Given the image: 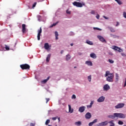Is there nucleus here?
<instances>
[{"instance_id":"nucleus-1","label":"nucleus","mask_w":126,"mask_h":126,"mask_svg":"<svg viewBox=\"0 0 126 126\" xmlns=\"http://www.w3.org/2000/svg\"><path fill=\"white\" fill-rule=\"evenodd\" d=\"M104 76L105 77H106V80L108 82H113V79H114V73H110V71H106Z\"/></svg>"},{"instance_id":"nucleus-2","label":"nucleus","mask_w":126,"mask_h":126,"mask_svg":"<svg viewBox=\"0 0 126 126\" xmlns=\"http://www.w3.org/2000/svg\"><path fill=\"white\" fill-rule=\"evenodd\" d=\"M73 5H74V6H76L77 7H82L83 5H85V3H82L77 1L73 2Z\"/></svg>"},{"instance_id":"nucleus-3","label":"nucleus","mask_w":126,"mask_h":126,"mask_svg":"<svg viewBox=\"0 0 126 126\" xmlns=\"http://www.w3.org/2000/svg\"><path fill=\"white\" fill-rule=\"evenodd\" d=\"M20 67L23 70H24V69H30V65L26 63L20 65Z\"/></svg>"},{"instance_id":"nucleus-4","label":"nucleus","mask_w":126,"mask_h":126,"mask_svg":"<svg viewBox=\"0 0 126 126\" xmlns=\"http://www.w3.org/2000/svg\"><path fill=\"white\" fill-rule=\"evenodd\" d=\"M114 116L116 117V118H120V119H125V118H126V115L123 113H115Z\"/></svg>"},{"instance_id":"nucleus-5","label":"nucleus","mask_w":126,"mask_h":126,"mask_svg":"<svg viewBox=\"0 0 126 126\" xmlns=\"http://www.w3.org/2000/svg\"><path fill=\"white\" fill-rule=\"evenodd\" d=\"M112 49L114 51H116L117 52H119V53H122V52H123V49H121L120 47L117 46H113Z\"/></svg>"},{"instance_id":"nucleus-6","label":"nucleus","mask_w":126,"mask_h":126,"mask_svg":"<svg viewBox=\"0 0 126 126\" xmlns=\"http://www.w3.org/2000/svg\"><path fill=\"white\" fill-rule=\"evenodd\" d=\"M37 32V40L40 41V36H41V33H42V28H40V29L38 30Z\"/></svg>"},{"instance_id":"nucleus-7","label":"nucleus","mask_w":126,"mask_h":126,"mask_svg":"<svg viewBox=\"0 0 126 126\" xmlns=\"http://www.w3.org/2000/svg\"><path fill=\"white\" fill-rule=\"evenodd\" d=\"M125 106V103H119L116 106H115L116 109H121Z\"/></svg>"},{"instance_id":"nucleus-8","label":"nucleus","mask_w":126,"mask_h":126,"mask_svg":"<svg viewBox=\"0 0 126 126\" xmlns=\"http://www.w3.org/2000/svg\"><path fill=\"white\" fill-rule=\"evenodd\" d=\"M97 38L98 39H99V40L100 41H101V42H105V43H107V41H106V40L105 39V38H104V37H103V36H100V35H98L97 36Z\"/></svg>"},{"instance_id":"nucleus-9","label":"nucleus","mask_w":126,"mask_h":126,"mask_svg":"<svg viewBox=\"0 0 126 126\" xmlns=\"http://www.w3.org/2000/svg\"><path fill=\"white\" fill-rule=\"evenodd\" d=\"M85 109H86V107L82 106L79 108L78 111L80 112V113H83V112L85 111Z\"/></svg>"},{"instance_id":"nucleus-10","label":"nucleus","mask_w":126,"mask_h":126,"mask_svg":"<svg viewBox=\"0 0 126 126\" xmlns=\"http://www.w3.org/2000/svg\"><path fill=\"white\" fill-rule=\"evenodd\" d=\"M85 117L87 120H89V119H91V117H92L91 113H90V112L87 113L86 114Z\"/></svg>"},{"instance_id":"nucleus-11","label":"nucleus","mask_w":126,"mask_h":126,"mask_svg":"<svg viewBox=\"0 0 126 126\" xmlns=\"http://www.w3.org/2000/svg\"><path fill=\"white\" fill-rule=\"evenodd\" d=\"M104 100L105 97H104L103 96H101L97 99V102H98L99 103H101L102 102H104Z\"/></svg>"},{"instance_id":"nucleus-12","label":"nucleus","mask_w":126,"mask_h":126,"mask_svg":"<svg viewBox=\"0 0 126 126\" xmlns=\"http://www.w3.org/2000/svg\"><path fill=\"white\" fill-rule=\"evenodd\" d=\"M110 89V86L108 84H106L103 87V91H108Z\"/></svg>"},{"instance_id":"nucleus-13","label":"nucleus","mask_w":126,"mask_h":126,"mask_svg":"<svg viewBox=\"0 0 126 126\" xmlns=\"http://www.w3.org/2000/svg\"><path fill=\"white\" fill-rule=\"evenodd\" d=\"M97 122H98V120H97V119H94L93 122H90V123L89 124V126H93V125H94V124L97 123Z\"/></svg>"},{"instance_id":"nucleus-14","label":"nucleus","mask_w":126,"mask_h":126,"mask_svg":"<svg viewBox=\"0 0 126 126\" xmlns=\"http://www.w3.org/2000/svg\"><path fill=\"white\" fill-rule=\"evenodd\" d=\"M22 26V32L23 33H25L26 32V25L23 24Z\"/></svg>"},{"instance_id":"nucleus-15","label":"nucleus","mask_w":126,"mask_h":126,"mask_svg":"<svg viewBox=\"0 0 126 126\" xmlns=\"http://www.w3.org/2000/svg\"><path fill=\"white\" fill-rule=\"evenodd\" d=\"M91 58H92L93 59H96L97 58V56H96V54H95L94 53H92L90 54Z\"/></svg>"},{"instance_id":"nucleus-16","label":"nucleus","mask_w":126,"mask_h":126,"mask_svg":"<svg viewBox=\"0 0 126 126\" xmlns=\"http://www.w3.org/2000/svg\"><path fill=\"white\" fill-rule=\"evenodd\" d=\"M49 43H46L44 44V49H45V50H49Z\"/></svg>"},{"instance_id":"nucleus-17","label":"nucleus","mask_w":126,"mask_h":126,"mask_svg":"<svg viewBox=\"0 0 126 126\" xmlns=\"http://www.w3.org/2000/svg\"><path fill=\"white\" fill-rule=\"evenodd\" d=\"M85 63L86 64H88L90 66H92V65H93V63H92V62L91 61H86Z\"/></svg>"},{"instance_id":"nucleus-18","label":"nucleus","mask_w":126,"mask_h":126,"mask_svg":"<svg viewBox=\"0 0 126 126\" xmlns=\"http://www.w3.org/2000/svg\"><path fill=\"white\" fill-rule=\"evenodd\" d=\"M50 60H51V54H48L46 58V62L49 63V62H50Z\"/></svg>"},{"instance_id":"nucleus-19","label":"nucleus","mask_w":126,"mask_h":126,"mask_svg":"<svg viewBox=\"0 0 126 126\" xmlns=\"http://www.w3.org/2000/svg\"><path fill=\"white\" fill-rule=\"evenodd\" d=\"M108 118H110V119H112L113 120H115V118H116V116H115V113H114L113 115L108 116Z\"/></svg>"},{"instance_id":"nucleus-20","label":"nucleus","mask_w":126,"mask_h":126,"mask_svg":"<svg viewBox=\"0 0 126 126\" xmlns=\"http://www.w3.org/2000/svg\"><path fill=\"white\" fill-rule=\"evenodd\" d=\"M71 57L70 56V55H67L66 56V61H69V60H70Z\"/></svg>"},{"instance_id":"nucleus-21","label":"nucleus","mask_w":126,"mask_h":126,"mask_svg":"<svg viewBox=\"0 0 126 126\" xmlns=\"http://www.w3.org/2000/svg\"><path fill=\"white\" fill-rule=\"evenodd\" d=\"M68 108H69V113H73V109H72L71 110V106L69 104L68 105Z\"/></svg>"},{"instance_id":"nucleus-22","label":"nucleus","mask_w":126,"mask_h":126,"mask_svg":"<svg viewBox=\"0 0 126 126\" xmlns=\"http://www.w3.org/2000/svg\"><path fill=\"white\" fill-rule=\"evenodd\" d=\"M108 29L110 30V31H111L112 32H116V31L115 30V29H114V28L112 27H109Z\"/></svg>"},{"instance_id":"nucleus-23","label":"nucleus","mask_w":126,"mask_h":126,"mask_svg":"<svg viewBox=\"0 0 126 126\" xmlns=\"http://www.w3.org/2000/svg\"><path fill=\"white\" fill-rule=\"evenodd\" d=\"M49 79H50V77H48L46 79L43 80V81H42V83H47V82L48 80H49Z\"/></svg>"},{"instance_id":"nucleus-24","label":"nucleus","mask_w":126,"mask_h":126,"mask_svg":"<svg viewBox=\"0 0 126 126\" xmlns=\"http://www.w3.org/2000/svg\"><path fill=\"white\" fill-rule=\"evenodd\" d=\"M55 34L56 40H58L59 37H58V36H59V33H58V32H55Z\"/></svg>"},{"instance_id":"nucleus-25","label":"nucleus","mask_w":126,"mask_h":126,"mask_svg":"<svg viewBox=\"0 0 126 126\" xmlns=\"http://www.w3.org/2000/svg\"><path fill=\"white\" fill-rule=\"evenodd\" d=\"M76 126H81V122L79 121L75 123Z\"/></svg>"},{"instance_id":"nucleus-26","label":"nucleus","mask_w":126,"mask_h":126,"mask_svg":"<svg viewBox=\"0 0 126 126\" xmlns=\"http://www.w3.org/2000/svg\"><path fill=\"white\" fill-rule=\"evenodd\" d=\"M108 124H110L111 126H115V123H114V120H112L109 122Z\"/></svg>"},{"instance_id":"nucleus-27","label":"nucleus","mask_w":126,"mask_h":126,"mask_svg":"<svg viewBox=\"0 0 126 126\" xmlns=\"http://www.w3.org/2000/svg\"><path fill=\"white\" fill-rule=\"evenodd\" d=\"M86 43H87V44H88L89 45H93V42H92V41H90L89 40H87Z\"/></svg>"},{"instance_id":"nucleus-28","label":"nucleus","mask_w":126,"mask_h":126,"mask_svg":"<svg viewBox=\"0 0 126 126\" xmlns=\"http://www.w3.org/2000/svg\"><path fill=\"white\" fill-rule=\"evenodd\" d=\"M102 126H107V125L108 124H109V123L108 122V121H105V122H102Z\"/></svg>"},{"instance_id":"nucleus-29","label":"nucleus","mask_w":126,"mask_h":126,"mask_svg":"<svg viewBox=\"0 0 126 126\" xmlns=\"http://www.w3.org/2000/svg\"><path fill=\"white\" fill-rule=\"evenodd\" d=\"M50 120L48 119L46 120V122H45V125L46 126H48V125H49V124H50Z\"/></svg>"},{"instance_id":"nucleus-30","label":"nucleus","mask_w":126,"mask_h":126,"mask_svg":"<svg viewBox=\"0 0 126 126\" xmlns=\"http://www.w3.org/2000/svg\"><path fill=\"white\" fill-rule=\"evenodd\" d=\"M115 1H117L118 2V4H122V1L121 0H115Z\"/></svg>"},{"instance_id":"nucleus-31","label":"nucleus","mask_w":126,"mask_h":126,"mask_svg":"<svg viewBox=\"0 0 126 126\" xmlns=\"http://www.w3.org/2000/svg\"><path fill=\"white\" fill-rule=\"evenodd\" d=\"M58 23H59V22H57V23H55L54 24H53V25H52L50 27H54V26H56V25H57V24H58Z\"/></svg>"},{"instance_id":"nucleus-32","label":"nucleus","mask_w":126,"mask_h":126,"mask_svg":"<svg viewBox=\"0 0 126 126\" xmlns=\"http://www.w3.org/2000/svg\"><path fill=\"white\" fill-rule=\"evenodd\" d=\"M88 80L89 81V82H91V75L88 76Z\"/></svg>"},{"instance_id":"nucleus-33","label":"nucleus","mask_w":126,"mask_h":126,"mask_svg":"<svg viewBox=\"0 0 126 126\" xmlns=\"http://www.w3.org/2000/svg\"><path fill=\"white\" fill-rule=\"evenodd\" d=\"M110 36L112 37V38H117V35H114L113 34H110Z\"/></svg>"},{"instance_id":"nucleus-34","label":"nucleus","mask_w":126,"mask_h":126,"mask_svg":"<svg viewBox=\"0 0 126 126\" xmlns=\"http://www.w3.org/2000/svg\"><path fill=\"white\" fill-rule=\"evenodd\" d=\"M108 62H109L110 63H114V61H113V60L109 59V60H108Z\"/></svg>"},{"instance_id":"nucleus-35","label":"nucleus","mask_w":126,"mask_h":126,"mask_svg":"<svg viewBox=\"0 0 126 126\" xmlns=\"http://www.w3.org/2000/svg\"><path fill=\"white\" fill-rule=\"evenodd\" d=\"M5 49L7 50V51H9V47L8 46H7V45H5Z\"/></svg>"},{"instance_id":"nucleus-36","label":"nucleus","mask_w":126,"mask_h":126,"mask_svg":"<svg viewBox=\"0 0 126 126\" xmlns=\"http://www.w3.org/2000/svg\"><path fill=\"white\" fill-rule=\"evenodd\" d=\"M118 124L119 125H124V122H123L122 121H119L118 122Z\"/></svg>"},{"instance_id":"nucleus-37","label":"nucleus","mask_w":126,"mask_h":126,"mask_svg":"<svg viewBox=\"0 0 126 126\" xmlns=\"http://www.w3.org/2000/svg\"><path fill=\"white\" fill-rule=\"evenodd\" d=\"M36 4H37V2H35L32 5V8H34L35 6H36Z\"/></svg>"},{"instance_id":"nucleus-38","label":"nucleus","mask_w":126,"mask_h":126,"mask_svg":"<svg viewBox=\"0 0 126 126\" xmlns=\"http://www.w3.org/2000/svg\"><path fill=\"white\" fill-rule=\"evenodd\" d=\"M116 80H119V74H118V73H116Z\"/></svg>"},{"instance_id":"nucleus-39","label":"nucleus","mask_w":126,"mask_h":126,"mask_svg":"<svg viewBox=\"0 0 126 126\" xmlns=\"http://www.w3.org/2000/svg\"><path fill=\"white\" fill-rule=\"evenodd\" d=\"M76 96H75V94H73L72 96V99H76Z\"/></svg>"},{"instance_id":"nucleus-40","label":"nucleus","mask_w":126,"mask_h":126,"mask_svg":"<svg viewBox=\"0 0 126 126\" xmlns=\"http://www.w3.org/2000/svg\"><path fill=\"white\" fill-rule=\"evenodd\" d=\"M96 18H97V19H99L100 18V15H99V14H97L96 16Z\"/></svg>"},{"instance_id":"nucleus-41","label":"nucleus","mask_w":126,"mask_h":126,"mask_svg":"<svg viewBox=\"0 0 126 126\" xmlns=\"http://www.w3.org/2000/svg\"><path fill=\"white\" fill-rule=\"evenodd\" d=\"M46 103H48V102L50 101V98H46Z\"/></svg>"},{"instance_id":"nucleus-42","label":"nucleus","mask_w":126,"mask_h":126,"mask_svg":"<svg viewBox=\"0 0 126 126\" xmlns=\"http://www.w3.org/2000/svg\"><path fill=\"white\" fill-rule=\"evenodd\" d=\"M91 13V14H95V11L94 10H92Z\"/></svg>"},{"instance_id":"nucleus-43","label":"nucleus","mask_w":126,"mask_h":126,"mask_svg":"<svg viewBox=\"0 0 126 126\" xmlns=\"http://www.w3.org/2000/svg\"><path fill=\"white\" fill-rule=\"evenodd\" d=\"M57 119H58V117H53L52 118L53 121H56V120H57Z\"/></svg>"},{"instance_id":"nucleus-44","label":"nucleus","mask_w":126,"mask_h":126,"mask_svg":"<svg viewBox=\"0 0 126 126\" xmlns=\"http://www.w3.org/2000/svg\"><path fill=\"white\" fill-rule=\"evenodd\" d=\"M66 12L67 13V14H70V11H69L68 10H67Z\"/></svg>"},{"instance_id":"nucleus-45","label":"nucleus","mask_w":126,"mask_h":126,"mask_svg":"<svg viewBox=\"0 0 126 126\" xmlns=\"http://www.w3.org/2000/svg\"><path fill=\"white\" fill-rule=\"evenodd\" d=\"M94 29H96V30H99V31H101V29H99L98 28H94Z\"/></svg>"},{"instance_id":"nucleus-46","label":"nucleus","mask_w":126,"mask_h":126,"mask_svg":"<svg viewBox=\"0 0 126 126\" xmlns=\"http://www.w3.org/2000/svg\"><path fill=\"white\" fill-rule=\"evenodd\" d=\"M98 126H103V123H101L98 124Z\"/></svg>"},{"instance_id":"nucleus-47","label":"nucleus","mask_w":126,"mask_h":126,"mask_svg":"<svg viewBox=\"0 0 126 126\" xmlns=\"http://www.w3.org/2000/svg\"><path fill=\"white\" fill-rule=\"evenodd\" d=\"M98 126H103V123H101L98 124Z\"/></svg>"},{"instance_id":"nucleus-48","label":"nucleus","mask_w":126,"mask_h":126,"mask_svg":"<svg viewBox=\"0 0 126 126\" xmlns=\"http://www.w3.org/2000/svg\"><path fill=\"white\" fill-rule=\"evenodd\" d=\"M93 104H94V101H92L90 103V105L92 106V105H93Z\"/></svg>"},{"instance_id":"nucleus-49","label":"nucleus","mask_w":126,"mask_h":126,"mask_svg":"<svg viewBox=\"0 0 126 126\" xmlns=\"http://www.w3.org/2000/svg\"><path fill=\"white\" fill-rule=\"evenodd\" d=\"M30 126H35V124L31 123L30 124Z\"/></svg>"},{"instance_id":"nucleus-50","label":"nucleus","mask_w":126,"mask_h":126,"mask_svg":"<svg viewBox=\"0 0 126 126\" xmlns=\"http://www.w3.org/2000/svg\"><path fill=\"white\" fill-rule=\"evenodd\" d=\"M87 108H92V106L91 105V104H90V105H87Z\"/></svg>"},{"instance_id":"nucleus-51","label":"nucleus","mask_w":126,"mask_h":126,"mask_svg":"<svg viewBox=\"0 0 126 126\" xmlns=\"http://www.w3.org/2000/svg\"><path fill=\"white\" fill-rule=\"evenodd\" d=\"M122 56H123V57H125V56H126V54H125V53H121Z\"/></svg>"},{"instance_id":"nucleus-52","label":"nucleus","mask_w":126,"mask_h":126,"mask_svg":"<svg viewBox=\"0 0 126 126\" xmlns=\"http://www.w3.org/2000/svg\"><path fill=\"white\" fill-rule=\"evenodd\" d=\"M119 24V22H117L116 26H118Z\"/></svg>"},{"instance_id":"nucleus-53","label":"nucleus","mask_w":126,"mask_h":126,"mask_svg":"<svg viewBox=\"0 0 126 126\" xmlns=\"http://www.w3.org/2000/svg\"><path fill=\"white\" fill-rule=\"evenodd\" d=\"M61 54H63V50H62V51H61Z\"/></svg>"},{"instance_id":"nucleus-54","label":"nucleus","mask_w":126,"mask_h":126,"mask_svg":"<svg viewBox=\"0 0 126 126\" xmlns=\"http://www.w3.org/2000/svg\"><path fill=\"white\" fill-rule=\"evenodd\" d=\"M104 18H105V19H108V18H107L106 17H105V16H103Z\"/></svg>"},{"instance_id":"nucleus-55","label":"nucleus","mask_w":126,"mask_h":126,"mask_svg":"<svg viewBox=\"0 0 126 126\" xmlns=\"http://www.w3.org/2000/svg\"><path fill=\"white\" fill-rule=\"evenodd\" d=\"M70 46H73V43H71Z\"/></svg>"},{"instance_id":"nucleus-56","label":"nucleus","mask_w":126,"mask_h":126,"mask_svg":"<svg viewBox=\"0 0 126 126\" xmlns=\"http://www.w3.org/2000/svg\"><path fill=\"white\" fill-rule=\"evenodd\" d=\"M58 120H59V122H60V118H58Z\"/></svg>"},{"instance_id":"nucleus-57","label":"nucleus","mask_w":126,"mask_h":126,"mask_svg":"<svg viewBox=\"0 0 126 126\" xmlns=\"http://www.w3.org/2000/svg\"><path fill=\"white\" fill-rule=\"evenodd\" d=\"M74 67V68H76V66H75V67Z\"/></svg>"}]
</instances>
